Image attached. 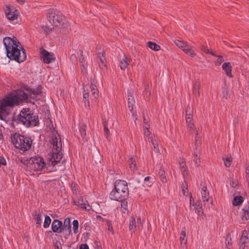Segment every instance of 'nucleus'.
I'll return each instance as SVG.
<instances>
[{"label": "nucleus", "instance_id": "1", "mask_svg": "<svg viewBox=\"0 0 249 249\" xmlns=\"http://www.w3.org/2000/svg\"><path fill=\"white\" fill-rule=\"evenodd\" d=\"M29 96V95L22 90H14L8 94L0 101V118L3 119L8 115L9 108L26 101Z\"/></svg>", "mask_w": 249, "mask_h": 249}, {"label": "nucleus", "instance_id": "2", "mask_svg": "<svg viewBox=\"0 0 249 249\" xmlns=\"http://www.w3.org/2000/svg\"><path fill=\"white\" fill-rule=\"evenodd\" d=\"M3 43L9 58L19 63L26 59L25 51L16 37H5L3 39Z\"/></svg>", "mask_w": 249, "mask_h": 249}, {"label": "nucleus", "instance_id": "3", "mask_svg": "<svg viewBox=\"0 0 249 249\" xmlns=\"http://www.w3.org/2000/svg\"><path fill=\"white\" fill-rule=\"evenodd\" d=\"M50 147L52 148V154L50 161L52 164L54 165L59 162L62 158L61 153L62 143L59 135L55 130L52 131V135L50 140Z\"/></svg>", "mask_w": 249, "mask_h": 249}, {"label": "nucleus", "instance_id": "4", "mask_svg": "<svg viewBox=\"0 0 249 249\" xmlns=\"http://www.w3.org/2000/svg\"><path fill=\"white\" fill-rule=\"evenodd\" d=\"M128 194L127 183L124 180H118L114 183V189L110 192L109 197L111 200L119 201L125 198Z\"/></svg>", "mask_w": 249, "mask_h": 249}, {"label": "nucleus", "instance_id": "5", "mask_svg": "<svg viewBox=\"0 0 249 249\" xmlns=\"http://www.w3.org/2000/svg\"><path fill=\"white\" fill-rule=\"evenodd\" d=\"M47 17L52 25L55 27L63 26L64 28H66L67 31L63 30L61 31L62 33H65L66 32H69L68 24L61 13L53 9H50L48 11Z\"/></svg>", "mask_w": 249, "mask_h": 249}, {"label": "nucleus", "instance_id": "6", "mask_svg": "<svg viewBox=\"0 0 249 249\" xmlns=\"http://www.w3.org/2000/svg\"><path fill=\"white\" fill-rule=\"evenodd\" d=\"M18 120L27 127L36 126L38 124V117L32 113L29 108H23L20 112Z\"/></svg>", "mask_w": 249, "mask_h": 249}, {"label": "nucleus", "instance_id": "7", "mask_svg": "<svg viewBox=\"0 0 249 249\" xmlns=\"http://www.w3.org/2000/svg\"><path fill=\"white\" fill-rule=\"evenodd\" d=\"M11 142L16 148L22 151H26L31 148L32 141L31 138L17 133L11 136Z\"/></svg>", "mask_w": 249, "mask_h": 249}, {"label": "nucleus", "instance_id": "8", "mask_svg": "<svg viewBox=\"0 0 249 249\" xmlns=\"http://www.w3.org/2000/svg\"><path fill=\"white\" fill-rule=\"evenodd\" d=\"M186 124L188 130L191 133H194L196 136V141L197 146L200 143L199 138L197 136L198 135L200 129L197 127L194 124L193 119L192 109L191 107L188 106L186 110Z\"/></svg>", "mask_w": 249, "mask_h": 249}, {"label": "nucleus", "instance_id": "9", "mask_svg": "<svg viewBox=\"0 0 249 249\" xmlns=\"http://www.w3.org/2000/svg\"><path fill=\"white\" fill-rule=\"evenodd\" d=\"M52 229L54 232L71 233V219L68 217L64 219V223L58 220L54 219L52 223Z\"/></svg>", "mask_w": 249, "mask_h": 249}, {"label": "nucleus", "instance_id": "10", "mask_svg": "<svg viewBox=\"0 0 249 249\" xmlns=\"http://www.w3.org/2000/svg\"><path fill=\"white\" fill-rule=\"evenodd\" d=\"M28 167L32 171L38 172L45 168L46 163L42 157H34L29 160Z\"/></svg>", "mask_w": 249, "mask_h": 249}, {"label": "nucleus", "instance_id": "11", "mask_svg": "<svg viewBox=\"0 0 249 249\" xmlns=\"http://www.w3.org/2000/svg\"><path fill=\"white\" fill-rule=\"evenodd\" d=\"M142 226V220L140 217L137 218V221L133 217L130 218L129 229L130 232H135L139 231Z\"/></svg>", "mask_w": 249, "mask_h": 249}, {"label": "nucleus", "instance_id": "12", "mask_svg": "<svg viewBox=\"0 0 249 249\" xmlns=\"http://www.w3.org/2000/svg\"><path fill=\"white\" fill-rule=\"evenodd\" d=\"M40 57L43 62L46 64H50L55 60V55L53 53H50L44 49L40 51Z\"/></svg>", "mask_w": 249, "mask_h": 249}, {"label": "nucleus", "instance_id": "13", "mask_svg": "<svg viewBox=\"0 0 249 249\" xmlns=\"http://www.w3.org/2000/svg\"><path fill=\"white\" fill-rule=\"evenodd\" d=\"M19 15V11L10 5H7L5 9V16L9 20L13 21L17 19Z\"/></svg>", "mask_w": 249, "mask_h": 249}, {"label": "nucleus", "instance_id": "14", "mask_svg": "<svg viewBox=\"0 0 249 249\" xmlns=\"http://www.w3.org/2000/svg\"><path fill=\"white\" fill-rule=\"evenodd\" d=\"M97 56L99 60L98 63L99 67L102 70L106 71L107 70V61L104 52H98L97 53Z\"/></svg>", "mask_w": 249, "mask_h": 249}, {"label": "nucleus", "instance_id": "15", "mask_svg": "<svg viewBox=\"0 0 249 249\" xmlns=\"http://www.w3.org/2000/svg\"><path fill=\"white\" fill-rule=\"evenodd\" d=\"M25 89L28 91L29 96L31 98H35L41 93V89L40 87L36 89L25 87Z\"/></svg>", "mask_w": 249, "mask_h": 249}, {"label": "nucleus", "instance_id": "16", "mask_svg": "<svg viewBox=\"0 0 249 249\" xmlns=\"http://www.w3.org/2000/svg\"><path fill=\"white\" fill-rule=\"evenodd\" d=\"M75 204L77 206L81 208L89 211L90 210L91 207L88 204V201L85 200L83 198H80L75 201Z\"/></svg>", "mask_w": 249, "mask_h": 249}, {"label": "nucleus", "instance_id": "17", "mask_svg": "<svg viewBox=\"0 0 249 249\" xmlns=\"http://www.w3.org/2000/svg\"><path fill=\"white\" fill-rule=\"evenodd\" d=\"M196 149L197 151L194 152L192 158L193 161L194 162L195 165L196 167H198L201 163L200 158V150L197 147H196Z\"/></svg>", "mask_w": 249, "mask_h": 249}, {"label": "nucleus", "instance_id": "18", "mask_svg": "<svg viewBox=\"0 0 249 249\" xmlns=\"http://www.w3.org/2000/svg\"><path fill=\"white\" fill-rule=\"evenodd\" d=\"M181 50L187 54L192 57H194L196 55L195 52L193 50L192 46H191L187 42L185 43Z\"/></svg>", "mask_w": 249, "mask_h": 249}, {"label": "nucleus", "instance_id": "19", "mask_svg": "<svg viewBox=\"0 0 249 249\" xmlns=\"http://www.w3.org/2000/svg\"><path fill=\"white\" fill-rule=\"evenodd\" d=\"M222 67L228 76L230 77H232V75L231 74V67L230 62L224 63Z\"/></svg>", "mask_w": 249, "mask_h": 249}, {"label": "nucleus", "instance_id": "20", "mask_svg": "<svg viewBox=\"0 0 249 249\" xmlns=\"http://www.w3.org/2000/svg\"><path fill=\"white\" fill-rule=\"evenodd\" d=\"M200 87V82L198 80H196L193 85V92L196 96H199L200 95L199 89Z\"/></svg>", "mask_w": 249, "mask_h": 249}, {"label": "nucleus", "instance_id": "21", "mask_svg": "<svg viewBox=\"0 0 249 249\" xmlns=\"http://www.w3.org/2000/svg\"><path fill=\"white\" fill-rule=\"evenodd\" d=\"M201 195L203 202H208L209 200V193L206 186H203L202 187Z\"/></svg>", "mask_w": 249, "mask_h": 249}, {"label": "nucleus", "instance_id": "22", "mask_svg": "<svg viewBox=\"0 0 249 249\" xmlns=\"http://www.w3.org/2000/svg\"><path fill=\"white\" fill-rule=\"evenodd\" d=\"M242 210L243 212L241 216L242 221L249 219V203L244 206Z\"/></svg>", "mask_w": 249, "mask_h": 249}, {"label": "nucleus", "instance_id": "23", "mask_svg": "<svg viewBox=\"0 0 249 249\" xmlns=\"http://www.w3.org/2000/svg\"><path fill=\"white\" fill-rule=\"evenodd\" d=\"M130 62V60L126 55H124L120 60V67L122 70H124Z\"/></svg>", "mask_w": 249, "mask_h": 249}, {"label": "nucleus", "instance_id": "24", "mask_svg": "<svg viewBox=\"0 0 249 249\" xmlns=\"http://www.w3.org/2000/svg\"><path fill=\"white\" fill-rule=\"evenodd\" d=\"M195 212L196 213L198 216H201L203 215V212L202 208V205L200 201L197 202L196 203V205L194 207Z\"/></svg>", "mask_w": 249, "mask_h": 249}, {"label": "nucleus", "instance_id": "25", "mask_svg": "<svg viewBox=\"0 0 249 249\" xmlns=\"http://www.w3.org/2000/svg\"><path fill=\"white\" fill-rule=\"evenodd\" d=\"M90 91L91 95L94 97L97 98L98 97V90L96 85L94 84V82H91L90 86Z\"/></svg>", "mask_w": 249, "mask_h": 249}, {"label": "nucleus", "instance_id": "26", "mask_svg": "<svg viewBox=\"0 0 249 249\" xmlns=\"http://www.w3.org/2000/svg\"><path fill=\"white\" fill-rule=\"evenodd\" d=\"M134 103L135 101L133 97L130 93H129L128 94V107L133 115L134 114V112H133Z\"/></svg>", "mask_w": 249, "mask_h": 249}, {"label": "nucleus", "instance_id": "27", "mask_svg": "<svg viewBox=\"0 0 249 249\" xmlns=\"http://www.w3.org/2000/svg\"><path fill=\"white\" fill-rule=\"evenodd\" d=\"M34 218L35 220L36 226L40 225L41 222V215L39 211H36L34 212Z\"/></svg>", "mask_w": 249, "mask_h": 249}, {"label": "nucleus", "instance_id": "28", "mask_svg": "<svg viewBox=\"0 0 249 249\" xmlns=\"http://www.w3.org/2000/svg\"><path fill=\"white\" fill-rule=\"evenodd\" d=\"M119 201L121 202L122 211L124 213H127V201L125 200V198L122 199V200H119Z\"/></svg>", "mask_w": 249, "mask_h": 249}, {"label": "nucleus", "instance_id": "29", "mask_svg": "<svg viewBox=\"0 0 249 249\" xmlns=\"http://www.w3.org/2000/svg\"><path fill=\"white\" fill-rule=\"evenodd\" d=\"M147 46L151 50H154L155 51H159L160 48V46L159 45H158L157 43L152 42V41L148 42Z\"/></svg>", "mask_w": 249, "mask_h": 249}, {"label": "nucleus", "instance_id": "30", "mask_svg": "<svg viewBox=\"0 0 249 249\" xmlns=\"http://www.w3.org/2000/svg\"><path fill=\"white\" fill-rule=\"evenodd\" d=\"M128 162L129 164V167L132 171H134L137 169L135 159L130 158L128 160Z\"/></svg>", "mask_w": 249, "mask_h": 249}, {"label": "nucleus", "instance_id": "31", "mask_svg": "<svg viewBox=\"0 0 249 249\" xmlns=\"http://www.w3.org/2000/svg\"><path fill=\"white\" fill-rule=\"evenodd\" d=\"M63 242L62 239L54 238L53 240V244L54 246V249H62L61 242Z\"/></svg>", "mask_w": 249, "mask_h": 249}, {"label": "nucleus", "instance_id": "32", "mask_svg": "<svg viewBox=\"0 0 249 249\" xmlns=\"http://www.w3.org/2000/svg\"><path fill=\"white\" fill-rule=\"evenodd\" d=\"M243 201V198L241 196H237L234 197L232 201V204L234 206L240 205Z\"/></svg>", "mask_w": 249, "mask_h": 249}, {"label": "nucleus", "instance_id": "33", "mask_svg": "<svg viewBox=\"0 0 249 249\" xmlns=\"http://www.w3.org/2000/svg\"><path fill=\"white\" fill-rule=\"evenodd\" d=\"M179 165L181 169V171L182 172V174L183 176L185 175V172L187 171L186 170V165L185 162V160L182 159H181L179 161Z\"/></svg>", "mask_w": 249, "mask_h": 249}, {"label": "nucleus", "instance_id": "34", "mask_svg": "<svg viewBox=\"0 0 249 249\" xmlns=\"http://www.w3.org/2000/svg\"><path fill=\"white\" fill-rule=\"evenodd\" d=\"M149 139H150V142H152L155 152L157 153H159V145L158 142L156 141H154L152 138H149Z\"/></svg>", "mask_w": 249, "mask_h": 249}, {"label": "nucleus", "instance_id": "35", "mask_svg": "<svg viewBox=\"0 0 249 249\" xmlns=\"http://www.w3.org/2000/svg\"><path fill=\"white\" fill-rule=\"evenodd\" d=\"M79 222L77 220H74L72 221V230L74 233H77L78 232Z\"/></svg>", "mask_w": 249, "mask_h": 249}, {"label": "nucleus", "instance_id": "36", "mask_svg": "<svg viewBox=\"0 0 249 249\" xmlns=\"http://www.w3.org/2000/svg\"><path fill=\"white\" fill-rule=\"evenodd\" d=\"M153 179H152V178L150 177H146L144 179V183L145 184L146 186L148 187H150L153 184Z\"/></svg>", "mask_w": 249, "mask_h": 249}, {"label": "nucleus", "instance_id": "37", "mask_svg": "<svg viewBox=\"0 0 249 249\" xmlns=\"http://www.w3.org/2000/svg\"><path fill=\"white\" fill-rule=\"evenodd\" d=\"M249 241V238L248 236V234L246 235H244L243 234H242V236L240 237V244H246L248 243Z\"/></svg>", "mask_w": 249, "mask_h": 249}, {"label": "nucleus", "instance_id": "38", "mask_svg": "<svg viewBox=\"0 0 249 249\" xmlns=\"http://www.w3.org/2000/svg\"><path fill=\"white\" fill-rule=\"evenodd\" d=\"M51 223V219L49 216L46 215L45 217L43 227L45 228H47L49 227L50 224Z\"/></svg>", "mask_w": 249, "mask_h": 249}, {"label": "nucleus", "instance_id": "39", "mask_svg": "<svg viewBox=\"0 0 249 249\" xmlns=\"http://www.w3.org/2000/svg\"><path fill=\"white\" fill-rule=\"evenodd\" d=\"M86 125H82L79 128V131L83 139H85L86 136Z\"/></svg>", "mask_w": 249, "mask_h": 249}, {"label": "nucleus", "instance_id": "40", "mask_svg": "<svg viewBox=\"0 0 249 249\" xmlns=\"http://www.w3.org/2000/svg\"><path fill=\"white\" fill-rule=\"evenodd\" d=\"M175 44L180 49H182L186 43L179 40H176L174 41Z\"/></svg>", "mask_w": 249, "mask_h": 249}, {"label": "nucleus", "instance_id": "41", "mask_svg": "<svg viewBox=\"0 0 249 249\" xmlns=\"http://www.w3.org/2000/svg\"><path fill=\"white\" fill-rule=\"evenodd\" d=\"M231 240V237L230 236V234H228L227 236V238L226 239V246L229 249H230L231 247V243H230V241Z\"/></svg>", "mask_w": 249, "mask_h": 249}, {"label": "nucleus", "instance_id": "42", "mask_svg": "<svg viewBox=\"0 0 249 249\" xmlns=\"http://www.w3.org/2000/svg\"><path fill=\"white\" fill-rule=\"evenodd\" d=\"M224 164L226 167H230L231 165V158H226L224 159Z\"/></svg>", "mask_w": 249, "mask_h": 249}, {"label": "nucleus", "instance_id": "43", "mask_svg": "<svg viewBox=\"0 0 249 249\" xmlns=\"http://www.w3.org/2000/svg\"><path fill=\"white\" fill-rule=\"evenodd\" d=\"M181 245H185L187 243V239L186 238V234H181L180 237Z\"/></svg>", "mask_w": 249, "mask_h": 249}, {"label": "nucleus", "instance_id": "44", "mask_svg": "<svg viewBox=\"0 0 249 249\" xmlns=\"http://www.w3.org/2000/svg\"><path fill=\"white\" fill-rule=\"evenodd\" d=\"M196 205L194 203V199L192 196L190 197V209L191 210H194V207Z\"/></svg>", "mask_w": 249, "mask_h": 249}, {"label": "nucleus", "instance_id": "45", "mask_svg": "<svg viewBox=\"0 0 249 249\" xmlns=\"http://www.w3.org/2000/svg\"><path fill=\"white\" fill-rule=\"evenodd\" d=\"M224 61V59L221 56H219L215 61V64L216 66H219Z\"/></svg>", "mask_w": 249, "mask_h": 249}, {"label": "nucleus", "instance_id": "46", "mask_svg": "<svg viewBox=\"0 0 249 249\" xmlns=\"http://www.w3.org/2000/svg\"><path fill=\"white\" fill-rule=\"evenodd\" d=\"M246 180L248 183V186L249 188V165L246 168Z\"/></svg>", "mask_w": 249, "mask_h": 249}, {"label": "nucleus", "instance_id": "47", "mask_svg": "<svg viewBox=\"0 0 249 249\" xmlns=\"http://www.w3.org/2000/svg\"><path fill=\"white\" fill-rule=\"evenodd\" d=\"M143 130H144V133H143L144 135L145 136L147 137L148 138L149 141H150V139H149V138H151L150 137L151 133H150L149 130V129H143Z\"/></svg>", "mask_w": 249, "mask_h": 249}, {"label": "nucleus", "instance_id": "48", "mask_svg": "<svg viewBox=\"0 0 249 249\" xmlns=\"http://www.w3.org/2000/svg\"><path fill=\"white\" fill-rule=\"evenodd\" d=\"M80 62L81 66L82 67V72L83 73H84V71H84V69H85V60H84V58H83L80 59Z\"/></svg>", "mask_w": 249, "mask_h": 249}, {"label": "nucleus", "instance_id": "49", "mask_svg": "<svg viewBox=\"0 0 249 249\" xmlns=\"http://www.w3.org/2000/svg\"><path fill=\"white\" fill-rule=\"evenodd\" d=\"M6 164V161L4 158L2 157H0V167L1 165H5Z\"/></svg>", "mask_w": 249, "mask_h": 249}, {"label": "nucleus", "instance_id": "50", "mask_svg": "<svg viewBox=\"0 0 249 249\" xmlns=\"http://www.w3.org/2000/svg\"><path fill=\"white\" fill-rule=\"evenodd\" d=\"M89 94L88 92H87L85 89H84L83 91V98L85 99V100H89Z\"/></svg>", "mask_w": 249, "mask_h": 249}, {"label": "nucleus", "instance_id": "51", "mask_svg": "<svg viewBox=\"0 0 249 249\" xmlns=\"http://www.w3.org/2000/svg\"><path fill=\"white\" fill-rule=\"evenodd\" d=\"M104 131L106 133V135L107 138L109 135V131L106 124H104Z\"/></svg>", "mask_w": 249, "mask_h": 249}, {"label": "nucleus", "instance_id": "52", "mask_svg": "<svg viewBox=\"0 0 249 249\" xmlns=\"http://www.w3.org/2000/svg\"><path fill=\"white\" fill-rule=\"evenodd\" d=\"M80 249H89V248L87 244H84L80 245Z\"/></svg>", "mask_w": 249, "mask_h": 249}, {"label": "nucleus", "instance_id": "53", "mask_svg": "<svg viewBox=\"0 0 249 249\" xmlns=\"http://www.w3.org/2000/svg\"><path fill=\"white\" fill-rule=\"evenodd\" d=\"M200 49L207 53H211L208 49H206L204 46L201 47Z\"/></svg>", "mask_w": 249, "mask_h": 249}, {"label": "nucleus", "instance_id": "54", "mask_svg": "<svg viewBox=\"0 0 249 249\" xmlns=\"http://www.w3.org/2000/svg\"><path fill=\"white\" fill-rule=\"evenodd\" d=\"M159 174L160 177H163V176H165V172L163 170L160 169L159 170Z\"/></svg>", "mask_w": 249, "mask_h": 249}, {"label": "nucleus", "instance_id": "55", "mask_svg": "<svg viewBox=\"0 0 249 249\" xmlns=\"http://www.w3.org/2000/svg\"><path fill=\"white\" fill-rule=\"evenodd\" d=\"M85 106L86 108H89V100L85 101Z\"/></svg>", "mask_w": 249, "mask_h": 249}, {"label": "nucleus", "instance_id": "56", "mask_svg": "<svg viewBox=\"0 0 249 249\" xmlns=\"http://www.w3.org/2000/svg\"><path fill=\"white\" fill-rule=\"evenodd\" d=\"M150 127V125L148 124V123L144 124H143V129H149Z\"/></svg>", "mask_w": 249, "mask_h": 249}, {"label": "nucleus", "instance_id": "57", "mask_svg": "<svg viewBox=\"0 0 249 249\" xmlns=\"http://www.w3.org/2000/svg\"><path fill=\"white\" fill-rule=\"evenodd\" d=\"M107 226H108V229L109 230V231H112V230H113V228H112V227L111 226H110L109 223L107 221Z\"/></svg>", "mask_w": 249, "mask_h": 249}, {"label": "nucleus", "instance_id": "58", "mask_svg": "<svg viewBox=\"0 0 249 249\" xmlns=\"http://www.w3.org/2000/svg\"><path fill=\"white\" fill-rule=\"evenodd\" d=\"M161 178V181L163 182V183H165L166 182V177H165V176H163V177H160Z\"/></svg>", "mask_w": 249, "mask_h": 249}, {"label": "nucleus", "instance_id": "59", "mask_svg": "<svg viewBox=\"0 0 249 249\" xmlns=\"http://www.w3.org/2000/svg\"><path fill=\"white\" fill-rule=\"evenodd\" d=\"M51 29H50L49 28H47L46 27H45V29H44V31L47 33H49L51 32Z\"/></svg>", "mask_w": 249, "mask_h": 249}, {"label": "nucleus", "instance_id": "60", "mask_svg": "<svg viewBox=\"0 0 249 249\" xmlns=\"http://www.w3.org/2000/svg\"><path fill=\"white\" fill-rule=\"evenodd\" d=\"M240 248L239 249H245L246 247V245L240 244Z\"/></svg>", "mask_w": 249, "mask_h": 249}, {"label": "nucleus", "instance_id": "61", "mask_svg": "<svg viewBox=\"0 0 249 249\" xmlns=\"http://www.w3.org/2000/svg\"><path fill=\"white\" fill-rule=\"evenodd\" d=\"M17 0L18 3H20L21 4L24 3L25 2L24 0Z\"/></svg>", "mask_w": 249, "mask_h": 249}, {"label": "nucleus", "instance_id": "62", "mask_svg": "<svg viewBox=\"0 0 249 249\" xmlns=\"http://www.w3.org/2000/svg\"><path fill=\"white\" fill-rule=\"evenodd\" d=\"M150 92L148 90H146L145 91V95H147V96H149L150 95Z\"/></svg>", "mask_w": 249, "mask_h": 249}, {"label": "nucleus", "instance_id": "63", "mask_svg": "<svg viewBox=\"0 0 249 249\" xmlns=\"http://www.w3.org/2000/svg\"><path fill=\"white\" fill-rule=\"evenodd\" d=\"M147 123V120L144 117L143 123L145 124V123Z\"/></svg>", "mask_w": 249, "mask_h": 249}, {"label": "nucleus", "instance_id": "64", "mask_svg": "<svg viewBox=\"0 0 249 249\" xmlns=\"http://www.w3.org/2000/svg\"><path fill=\"white\" fill-rule=\"evenodd\" d=\"M97 218L98 219H101V218H102V217H101V216H100V215H97Z\"/></svg>", "mask_w": 249, "mask_h": 249}]
</instances>
